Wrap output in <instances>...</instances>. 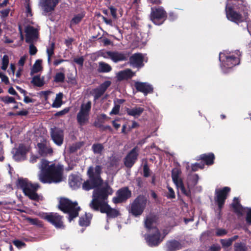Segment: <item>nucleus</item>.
Wrapping results in <instances>:
<instances>
[{"label": "nucleus", "instance_id": "603ef678", "mask_svg": "<svg viewBox=\"0 0 251 251\" xmlns=\"http://www.w3.org/2000/svg\"><path fill=\"white\" fill-rule=\"evenodd\" d=\"M13 244L19 249H21L25 246V244L24 243L19 240L14 241Z\"/></svg>", "mask_w": 251, "mask_h": 251}, {"label": "nucleus", "instance_id": "a211bd4d", "mask_svg": "<svg viewBox=\"0 0 251 251\" xmlns=\"http://www.w3.org/2000/svg\"><path fill=\"white\" fill-rule=\"evenodd\" d=\"M25 32L26 43H33L37 40L38 33L36 28L31 26H27L25 28Z\"/></svg>", "mask_w": 251, "mask_h": 251}, {"label": "nucleus", "instance_id": "473e14b6", "mask_svg": "<svg viewBox=\"0 0 251 251\" xmlns=\"http://www.w3.org/2000/svg\"><path fill=\"white\" fill-rule=\"evenodd\" d=\"M91 218L92 215L91 214H86L84 216L80 217L79 219L80 226H89Z\"/></svg>", "mask_w": 251, "mask_h": 251}, {"label": "nucleus", "instance_id": "774afa93", "mask_svg": "<svg viewBox=\"0 0 251 251\" xmlns=\"http://www.w3.org/2000/svg\"><path fill=\"white\" fill-rule=\"evenodd\" d=\"M192 178L194 180L193 185H196L198 182L199 179V176L195 174L192 176Z\"/></svg>", "mask_w": 251, "mask_h": 251}, {"label": "nucleus", "instance_id": "0e129e2a", "mask_svg": "<svg viewBox=\"0 0 251 251\" xmlns=\"http://www.w3.org/2000/svg\"><path fill=\"white\" fill-rule=\"evenodd\" d=\"M23 71V68L19 67L17 72L16 73V76L17 78H19V77H20L21 76V73H22Z\"/></svg>", "mask_w": 251, "mask_h": 251}, {"label": "nucleus", "instance_id": "7c9ffc66", "mask_svg": "<svg viewBox=\"0 0 251 251\" xmlns=\"http://www.w3.org/2000/svg\"><path fill=\"white\" fill-rule=\"evenodd\" d=\"M200 158L204 160L207 165H211L213 163L214 159V154L210 153L208 154H203L200 156Z\"/></svg>", "mask_w": 251, "mask_h": 251}, {"label": "nucleus", "instance_id": "13d9d810", "mask_svg": "<svg viewBox=\"0 0 251 251\" xmlns=\"http://www.w3.org/2000/svg\"><path fill=\"white\" fill-rule=\"evenodd\" d=\"M69 111V109L68 108H65L64 109L57 112L56 115L57 116H61V115H63L64 114H66L67 113H68Z\"/></svg>", "mask_w": 251, "mask_h": 251}, {"label": "nucleus", "instance_id": "0eeeda50", "mask_svg": "<svg viewBox=\"0 0 251 251\" xmlns=\"http://www.w3.org/2000/svg\"><path fill=\"white\" fill-rule=\"evenodd\" d=\"M101 171L100 166H97L95 168L89 167L87 172L89 179L83 184L82 188L84 190L88 191L101 184L102 180L100 177Z\"/></svg>", "mask_w": 251, "mask_h": 251}, {"label": "nucleus", "instance_id": "052dcab7", "mask_svg": "<svg viewBox=\"0 0 251 251\" xmlns=\"http://www.w3.org/2000/svg\"><path fill=\"white\" fill-rule=\"evenodd\" d=\"M110 10L112 17L116 19L117 18L116 9L113 7H111Z\"/></svg>", "mask_w": 251, "mask_h": 251}, {"label": "nucleus", "instance_id": "dca6fc26", "mask_svg": "<svg viewBox=\"0 0 251 251\" xmlns=\"http://www.w3.org/2000/svg\"><path fill=\"white\" fill-rule=\"evenodd\" d=\"M230 189L228 187H225L222 189H217L216 190L215 200L217 202L220 210L222 208L226 199L227 197L228 193Z\"/></svg>", "mask_w": 251, "mask_h": 251}, {"label": "nucleus", "instance_id": "412c9836", "mask_svg": "<svg viewBox=\"0 0 251 251\" xmlns=\"http://www.w3.org/2000/svg\"><path fill=\"white\" fill-rule=\"evenodd\" d=\"M38 153L42 156L51 155L53 151L48 142L45 141L37 144Z\"/></svg>", "mask_w": 251, "mask_h": 251}, {"label": "nucleus", "instance_id": "f257e3e1", "mask_svg": "<svg viewBox=\"0 0 251 251\" xmlns=\"http://www.w3.org/2000/svg\"><path fill=\"white\" fill-rule=\"evenodd\" d=\"M112 189L107 183L95 189L93 192V199L89 204L90 207L94 210H100L101 213H106L107 216H117L118 215V212L115 209L111 208L107 201L108 196L112 195Z\"/></svg>", "mask_w": 251, "mask_h": 251}, {"label": "nucleus", "instance_id": "338daca9", "mask_svg": "<svg viewBox=\"0 0 251 251\" xmlns=\"http://www.w3.org/2000/svg\"><path fill=\"white\" fill-rule=\"evenodd\" d=\"M38 159V157L34 155H32L30 158V162L31 163H34L37 161V159Z\"/></svg>", "mask_w": 251, "mask_h": 251}, {"label": "nucleus", "instance_id": "f704fd0d", "mask_svg": "<svg viewBox=\"0 0 251 251\" xmlns=\"http://www.w3.org/2000/svg\"><path fill=\"white\" fill-rule=\"evenodd\" d=\"M42 60L40 59L37 60L34 64L31 70L32 73H37L42 69Z\"/></svg>", "mask_w": 251, "mask_h": 251}, {"label": "nucleus", "instance_id": "49530a36", "mask_svg": "<svg viewBox=\"0 0 251 251\" xmlns=\"http://www.w3.org/2000/svg\"><path fill=\"white\" fill-rule=\"evenodd\" d=\"M29 53L31 55H35L37 52V49L33 43H29Z\"/></svg>", "mask_w": 251, "mask_h": 251}, {"label": "nucleus", "instance_id": "ea45409f", "mask_svg": "<svg viewBox=\"0 0 251 251\" xmlns=\"http://www.w3.org/2000/svg\"><path fill=\"white\" fill-rule=\"evenodd\" d=\"M0 100L5 104L16 103L15 99L9 96H6L2 97H0Z\"/></svg>", "mask_w": 251, "mask_h": 251}, {"label": "nucleus", "instance_id": "f8f14e48", "mask_svg": "<svg viewBox=\"0 0 251 251\" xmlns=\"http://www.w3.org/2000/svg\"><path fill=\"white\" fill-rule=\"evenodd\" d=\"M180 174L181 171L179 169L177 168L173 169L172 171V180L177 189L180 190L185 195L189 196L190 194V190L185 189L182 180L180 177Z\"/></svg>", "mask_w": 251, "mask_h": 251}, {"label": "nucleus", "instance_id": "f03ea898", "mask_svg": "<svg viewBox=\"0 0 251 251\" xmlns=\"http://www.w3.org/2000/svg\"><path fill=\"white\" fill-rule=\"evenodd\" d=\"M39 168V179L42 183H56L62 181L63 166L42 159Z\"/></svg>", "mask_w": 251, "mask_h": 251}, {"label": "nucleus", "instance_id": "864d4df0", "mask_svg": "<svg viewBox=\"0 0 251 251\" xmlns=\"http://www.w3.org/2000/svg\"><path fill=\"white\" fill-rule=\"evenodd\" d=\"M26 58H27L26 55H24L20 58V59L19 60L18 63V65L20 66V67H23V66L24 65L25 62L26 60Z\"/></svg>", "mask_w": 251, "mask_h": 251}, {"label": "nucleus", "instance_id": "9d476101", "mask_svg": "<svg viewBox=\"0 0 251 251\" xmlns=\"http://www.w3.org/2000/svg\"><path fill=\"white\" fill-rule=\"evenodd\" d=\"M91 108V102L90 101L83 103L81 105L79 111L76 116L77 121L80 125L83 126L88 123Z\"/></svg>", "mask_w": 251, "mask_h": 251}, {"label": "nucleus", "instance_id": "5701e85b", "mask_svg": "<svg viewBox=\"0 0 251 251\" xmlns=\"http://www.w3.org/2000/svg\"><path fill=\"white\" fill-rule=\"evenodd\" d=\"M135 87L138 91L143 93L145 95L153 92L152 86L146 82H136Z\"/></svg>", "mask_w": 251, "mask_h": 251}, {"label": "nucleus", "instance_id": "680f3d73", "mask_svg": "<svg viewBox=\"0 0 251 251\" xmlns=\"http://www.w3.org/2000/svg\"><path fill=\"white\" fill-rule=\"evenodd\" d=\"M3 147H2V146L1 144V143H0V161H2L4 159V157H3Z\"/></svg>", "mask_w": 251, "mask_h": 251}, {"label": "nucleus", "instance_id": "ddd939ff", "mask_svg": "<svg viewBox=\"0 0 251 251\" xmlns=\"http://www.w3.org/2000/svg\"><path fill=\"white\" fill-rule=\"evenodd\" d=\"M101 56L105 59H110L114 62H118L127 59L126 54L116 51H107L101 52Z\"/></svg>", "mask_w": 251, "mask_h": 251}, {"label": "nucleus", "instance_id": "e2e57ef3", "mask_svg": "<svg viewBox=\"0 0 251 251\" xmlns=\"http://www.w3.org/2000/svg\"><path fill=\"white\" fill-rule=\"evenodd\" d=\"M9 13V9H5L2 11H1V13L2 14V17H7Z\"/></svg>", "mask_w": 251, "mask_h": 251}, {"label": "nucleus", "instance_id": "a19ab883", "mask_svg": "<svg viewBox=\"0 0 251 251\" xmlns=\"http://www.w3.org/2000/svg\"><path fill=\"white\" fill-rule=\"evenodd\" d=\"M65 79V74L63 73H58L54 76V80L56 82H63Z\"/></svg>", "mask_w": 251, "mask_h": 251}, {"label": "nucleus", "instance_id": "c03bdc74", "mask_svg": "<svg viewBox=\"0 0 251 251\" xmlns=\"http://www.w3.org/2000/svg\"><path fill=\"white\" fill-rule=\"evenodd\" d=\"M222 246L224 248H227L232 245L231 240L229 239H221L220 241Z\"/></svg>", "mask_w": 251, "mask_h": 251}, {"label": "nucleus", "instance_id": "09e8293b", "mask_svg": "<svg viewBox=\"0 0 251 251\" xmlns=\"http://www.w3.org/2000/svg\"><path fill=\"white\" fill-rule=\"evenodd\" d=\"M74 61L78 65H80V66H82L84 62V58L82 56H81L74 58Z\"/></svg>", "mask_w": 251, "mask_h": 251}, {"label": "nucleus", "instance_id": "393cba45", "mask_svg": "<svg viewBox=\"0 0 251 251\" xmlns=\"http://www.w3.org/2000/svg\"><path fill=\"white\" fill-rule=\"evenodd\" d=\"M58 2V0H41L40 1L42 7L46 12L53 10Z\"/></svg>", "mask_w": 251, "mask_h": 251}, {"label": "nucleus", "instance_id": "423d86ee", "mask_svg": "<svg viewBox=\"0 0 251 251\" xmlns=\"http://www.w3.org/2000/svg\"><path fill=\"white\" fill-rule=\"evenodd\" d=\"M17 185L21 188L25 194L30 199L37 201L43 200V197L36 192L39 187L38 184H32L26 179L19 178Z\"/></svg>", "mask_w": 251, "mask_h": 251}, {"label": "nucleus", "instance_id": "20e7f679", "mask_svg": "<svg viewBox=\"0 0 251 251\" xmlns=\"http://www.w3.org/2000/svg\"><path fill=\"white\" fill-rule=\"evenodd\" d=\"M145 225L148 229L150 234L145 237V239L150 246L157 245L161 241L160 239V233L156 228V219L154 216L148 217Z\"/></svg>", "mask_w": 251, "mask_h": 251}, {"label": "nucleus", "instance_id": "bb28decb", "mask_svg": "<svg viewBox=\"0 0 251 251\" xmlns=\"http://www.w3.org/2000/svg\"><path fill=\"white\" fill-rule=\"evenodd\" d=\"M82 179L78 175H72L69 177V184L70 187L76 189L79 188L81 184Z\"/></svg>", "mask_w": 251, "mask_h": 251}, {"label": "nucleus", "instance_id": "4c0bfd02", "mask_svg": "<svg viewBox=\"0 0 251 251\" xmlns=\"http://www.w3.org/2000/svg\"><path fill=\"white\" fill-rule=\"evenodd\" d=\"M9 57L7 55H4L2 58V59H1V69L3 70V71H5L7 67H8V64H9Z\"/></svg>", "mask_w": 251, "mask_h": 251}, {"label": "nucleus", "instance_id": "7ed1b4c3", "mask_svg": "<svg viewBox=\"0 0 251 251\" xmlns=\"http://www.w3.org/2000/svg\"><path fill=\"white\" fill-rule=\"evenodd\" d=\"M247 7L243 0H227L226 12L228 20L238 23L247 17Z\"/></svg>", "mask_w": 251, "mask_h": 251}, {"label": "nucleus", "instance_id": "b1692460", "mask_svg": "<svg viewBox=\"0 0 251 251\" xmlns=\"http://www.w3.org/2000/svg\"><path fill=\"white\" fill-rule=\"evenodd\" d=\"M138 155L137 148H134L126 156L125 164L127 167H131L135 163Z\"/></svg>", "mask_w": 251, "mask_h": 251}, {"label": "nucleus", "instance_id": "1a4fd4ad", "mask_svg": "<svg viewBox=\"0 0 251 251\" xmlns=\"http://www.w3.org/2000/svg\"><path fill=\"white\" fill-rule=\"evenodd\" d=\"M147 201V199L144 196L138 197L131 204L129 213L135 217L141 215L146 206Z\"/></svg>", "mask_w": 251, "mask_h": 251}, {"label": "nucleus", "instance_id": "c756f323", "mask_svg": "<svg viewBox=\"0 0 251 251\" xmlns=\"http://www.w3.org/2000/svg\"><path fill=\"white\" fill-rule=\"evenodd\" d=\"M144 111V108L141 107H136L132 109H128L127 113L128 115L134 117H139Z\"/></svg>", "mask_w": 251, "mask_h": 251}, {"label": "nucleus", "instance_id": "79ce46f5", "mask_svg": "<svg viewBox=\"0 0 251 251\" xmlns=\"http://www.w3.org/2000/svg\"><path fill=\"white\" fill-rule=\"evenodd\" d=\"M235 251H246L245 246L241 243H236L234 245Z\"/></svg>", "mask_w": 251, "mask_h": 251}, {"label": "nucleus", "instance_id": "de8ad7c7", "mask_svg": "<svg viewBox=\"0 0 251 251\" xmlns=\"http://www.w3.org/2000/svg\"><path fill=\"white\" fill-rule=\"evenodd\" d=\"M227 233L226 230L223 228H218L216 229V234L218 236H223Z\"/></svg>", "mask_w": 251, "mask_h": 251}, {"label": "nucleus", "instance_id": "4468645a", "mask_svg": "<svg viewBox=\"0 0 251 251\" xmlns=\"http://www.w3.org/2000/svg\"><path fill=\"white\" fill-rule=\"evenodd\" d=\"M44 218L53 225L56 228H64L62 217L56 213H47L44 216Z\"/></svg>", "mask_w": 251, "mask_h": 251}, {"label": "nucleus", "instance_id": "2eb2a0df", "mask_svg": "<svg viewBox=\"0 0 251 251\" xmlns=\"http://www.w3.org/2000/svg\"><path fill=\"white\" fill-rule=\"evenodd\" d=\"M232 206L234 211L238 215H243L245 212L247 213L246 221L248 223L251 224V209L243 208L236 198L234 199Z\"/></svg>", "mask_w": 251, "mask_h": 251}, {"label": "nucleus", "instance_id": "8fccbe9b", "mask_svg": "<svg viewBox=\"0 0 251 251\" xmlns=\"http://www.w3.org/2000/svg\"><path fill=\"white\" fill-rule=\"evenodd\" d=\"M120 105L119 104H116L113 108L112 111L110 112V115H116L119 113L120 110Z\"/></svg>", "mask_w": 251, "mask_h": 251}, {"label": "nucleus", "instance_id": "6e6d98bb", "mask_svg": "<svg viewBox=\"0 0 251 251\" xmlns=\"http://www.w3.org/2000/svg\"><path fill=\"white\" fill-rule=\"evenodd\" d=\"M1 81L4 83L5 84H8L9 83V79L7 76L2 74L1 76Z\"/></svg>", "mask_w": 251, "mask_h": 251}, {"label": "nucleus", "instance_id": "58836bf2", "mask_svg": "<svg viewBox=\"0 0 251 251\" xmlns=\"http://www.w3.org/2000/svg\"><path fill=\"white\" fill-rule=\"evenodd\" d=\"M92 150L95 153L100 154L103 150V146L100 144H95L92 146Z\"/></svg>", "mask_w": 251, "mask_h": 251}, {"label": "nucleus", "instance_id": "c85d7f7f", "mask_svg": "<svg viewBox=\"0 0 251 251\" xmlns=\"http://www.w3.org/2000/svg\"><path fill=\"white\" fill-rule=\"evenodd\" d=\"M166 247L168 251H176L181 249L182 246L179 242L173 240L167 242Z\"/></svg>", "mask_w": 251, "mask_h": 251}, {"label": "nucleus", "instance_id": "2f4dec72", "mask_svg": "<svg viewBox=\"0 0 251 251\" xmlns=\"http://www.w3.org/2000/svg\"><path fill=\"white\" fill-rule=\"evenodd\" d=\"M63 97V94L62 93H59L57 94L56 95V97L55 100H54L51 106L54 108H59L60 107L62 103V99Z\"/></svg>", "mask_w": 251, "mask_h": 251}, {"label": "nucleus", "instance_id": "a18cd8bd", "mask_svg": "<svg viewBox=\"0 0 251 251\" xmlns=\"http://www.w3.org/2000/svg\"><path fill=\"white\" fill-rule=\"evenodd\" d=\"M81 146V144L80 143H76L73 144L70 147V152H74L76 151H77L78 149H79Z\"/></svg>", "mask_w": 251, "mask_h": 251}, {"label": "nucleus", "instance_id": "aec40b11", "mask_svg": "<svg viewBox=\"0 0 251 251\" xmlns=\"http://www.w3.org/2000/svg\"><path fill=\"white\" fill-rule=\"evenodd\" d=\"M117 196L113 199V201L116 203L123 202L131 196V192L127 188H124L118 191Z\"/></svg>", "mask_w": 251, "mask_h": 251}, {"label": "nucleus", "instance_id": "c9c22d12", "mask_svg": "<svg viewBox=\"0 0 251 251\" xmlns=\"http://www.w3.org/2000/svg\"><path fill=\"white\" fill-rule=\"evenodd\" d=\"M31 82L37 87H41L44 84V78L40 76H35L32 78Z\"/></svg>", "mask_w": 251, "mask_h": 251}, {"label": "nucleus", "instance_id": "a878e982", "mask_svg": "<svg viewBox=\"0 0 251 251\" xmlns=\"http://www.w3.org/2000/svg\"><path fill=\"white\" fill-rule=\"evenodd\" d=\"M110 84V81H106L102 83L98 88L95 89L93 92L95 99H98L102 96Z\"/></svg>", "mask_w": 251, "mask_h": 251}, {"label": "nucleus", "instance_id": "9b49d317", "mask_svg": "<svg viewBox=\"0 0 251 251\" xmlns=\"http://www.w3.org/2000/svg\"><path fill=\"white\" fill-rule=\"evenodd\" d=\"M167 13L162 7H152L150 18L156 25H161L166 20Z\"/></svg>", "mask_w": 251, "mask_h": 251}, {"label": "nucleus", "instance_id": "5fc2aeb1", "mask_svg": "<svg viewBox=\"0 0 251 251\" xmlns=\"http://www.w3.org/2000/svg\"><path fill=\"white\" fill-rule=\"evenodd\" d=\"M15 66L14 64L11 63L10 65V69L8 71L9 75H14L15 74Z\"/></svg>", "mask_w": 251, "mask_h": 251}, {"label": "nucleus", "instance_id": "f3484780", "mask_svg": "<svg viewBox=\"0 0 251 251\" xmlns=\"http://www.w3.org/2000/svg\"><path fill=\"white\" fill-rule=\"evenodd\" d=\"M147 59L141 53H135L129 59L131 65L134 67L141 68L143 66L144 62H147Z\"/></svg>", "mask_w": 251, "mask_h": 251}, {"label": "nucleus", "instance_id": "6ab92c4d", "mask_svg": "<svg viewBox=\"0 0 251 251\" xmlns=\"http://www.w3.org/2000/svg\"><path fill=\"white\" fill-rule=\"evenodd\" d=\"M50 135L53 142L58 146H61L63 142L64 134L62 129L58 128L51 129Z\"/></svg>", "mask_w": 251, "mask_h": 251}, {"label": "nucleus", "instance_id": "72a5a7b5", "mask_svg": "<svg viewBox=\"0 0 251 251\" xmlns=\"http://www.w3.org/2000/svg\"><path fill=\"white\" fill-rule=\"evenodd\" d=\"M111 66L107 63L100 62L99 63L98 71L99 72L107 73L111 70Z\"/></svg>", "mask_w": 251, "mask_h": 251}, {"label": "nucleus", "instance_id": "bf43d9fd", "mask_svg": "<svg viewBox=\"0 0 251 251\" xmlns=\"http://www.w3.org/2000/svg\"><path fill=\"white\" fill-rule=\"evenodd\" d=\"M26 13L27 17H31L32 16L31 10L29 4H28L26 6Z\"/></svg>", "mask_w": 251, "mask_h": 251}, {"label": "nucleus", "instance_id": "cd10ccee", "mask_svg": "<svg viewBox=\"0 0 251 251\" xmlns=\"http://www.w3.org/2000/svg\"><path fill=\"white\" fill-rule=\"evenodd\" d=\"M135 74L130 69H127L123 71H121L116 74L117 79L119 81L131 78Z\"/></svg>", "mask_w": 251, "mask_h": 251}, {"label": "nucleus", "instance_id": "e433bc0d", "mask_svg": "<svg viewBox=\"0 0 251 251\" xmlns=\"http://www.w3.org/2000/svg\"><path fill=\"white\" fill-rule=\"evenodd\" d=\"M54 43H51L50 45L47 47V53L48 54V61L49 63H50L51 61V57L54 53Z\"/></svg>", "mask_w": 251, "mask_h": 251}, {"label": "nucleus", "instance_id": "37998d69", "mask_svg": "<svg viewBox=\"0 0 251 251\" xmlns=\"http://www.w3.org/2000/svg\"><path fill=\"white\" fill-rule=\"evenodd\" d=\"M84 15L82 14H79L75 16L72 20V24H76L80 22Z\"/></svg>", "mask_w": 251, "mask_h": 251}, {"label": "nucleus", "instance_id": "39448f33", "mask_svg": "<svg viewBox=\"0 0 251 251\" xmlns=\"http://www.w3.org/2000/svg\"><path fill=\"white\" fill-rule=\"evenodd\" d=\"M241 53L239 51L236 52H229L224 51L219 54V60L221 67L224 73H226L234 66L240 63L239 57Z\"/></svg>", "mask_w": 251, "mask_h": 251}, {"label": "nucleus", "instance_id": "6e6552de", "mask_svg": "<svg viewBox=\"0 0 251 251\" xmlns=\"http://www.w3.org/2000/svg\"><path fill=\"white\" fill-rule=\"evenodd\" d=\"M58 208L69 215L68 220L70 222L78 216V212L80 210L76 201L72 202L66 198L60 199Z\"/></svg>", "mask_w": 251, "mask_h": 251}, {"label": "nucleus", "instance_id": "4be33fe9", "mask_svg": "<svg viewBox=\"0 0 251 251\" xmlns=\"http://www.w3.org/2000/svg\"><path fill=\"white\" fill-rule=\"evenodd\" d=\"M28 151V148L24 145H20L18 149L13 151V157L17 161L24 160L25 158L26 154Z\"/></svg>", "mask_w": 251, "mask_h": 251}, {"label": "nucleus", "instance_id": "4d7b16f0", "mask_svg": "<svg viewBox=\"0 0 251 251\" xmlns=\"http://www.w3.org/2000/svg\"><path fill=\"white\" fill-rule=\"evenodd\" d=\"M203 165H202V166H201L200 164L196 163V164L192 165V169L193 171H196L198 168L202 169V168H203Z\"/></svg>", "mask_w": 251, "mask_h": 251}, {"label": "nucleus", "instance_id": "3c124183", "mask_svg": "<svg viewBox=\"0 0 251 251\" xmlns=\"http://www.w3.org/2000/svg\"><path fill=\"white\" fill-rule=\"evenodd\" d=\"M168 189L169 192H168L167 197L169 198H171V199L175 198V192H174V191L173 190V189L171 187H169V186L168 187Z\"/></svg>", "mask_w": 251, "mask_h": 251}, {"label": "nucleus", "instance_id": "69168bd1", "mask_svg": "<svg viewBox=\"0 0 251 251\" xmlns=\"http://www.w3.org/2000/svg\"><path fill=\"white\" fill-rule=\"evenodd\" d=\"M220 249V247L218 245H213L210 248V251H219Z\"/></svg>", "mask_w": 251, "mask_h": 251}]
</instances>
